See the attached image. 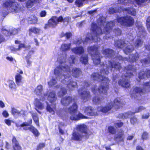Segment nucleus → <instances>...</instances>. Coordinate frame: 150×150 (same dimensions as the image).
Returning a JSON list of instances; mask_svg holds the SVG:
<instances>
[{
  "label": "nucleus",
  "instance_id": "nucleus-34",
  "mask_svg": "<svg viewBox=\"0 0 150 150\" xmlns=\"http://www.w3.org/2000/svg\"><path fill=\"white\" fill-rule=\"evenodd\" d=\"M1 31L3 34L6 36L11 35L10 30L8 28L3 27L1 29Z\"/></svg>",
  "mask_w": 150,
  "mask_h": 150
},
{
  "label": "nucleus",
  "instance_id": "nucleus-37",
  "mask_svg": "<svg viewBox=\"0 0 150 150\" xmlns=\"http://www.w3.org/2000/svg\"><path fill=\"white\" fill-rule=\"evenodd\" d=\"M39 0H29L26 4V6L27 8H29L35 4V2H39Z\"/></svg>",
  "mask_w": 150,
  "mask_h": 150
},
{
  "label": "nucleus",
  "instance_id": "nucleus-56",
  "mask_svg": "<svg viewBox=\"0 0 150 150\" xmlns=\"http://www.w3.org/2000/svg\"><path fill=\"white\" fill-rule=\"evenodd\" d=\"M137 120L136 117H134L131 118L130 120V122L132 124H134L137 122Z\"/></svg>",
  "mask_w": 150,
  "mask_h": 150
},
{
  "label": "nucleus",
  "instance_id": "nucleus-32",
  "mask_svg": "<svg viewBox=\"0 0 150 150\" xmlns=\"http://www.w3.org/2000/svg\"><path fill=\"white\" fill-rule=\"evenodd\" d=\"M40 31V29L36 27H33L29 29L28 31L29 34L30 35L32 33H33L35 34H37L39 33Z\"/></svg>",
  "mask_w": 150,
  "mask_h": 150
},
{
  "label": "nucleus",
  "instance_id": "nucleus-35",
  "mask_svg": "<svg viewBox=\"0 0 150 150\" xmlns=\"http://www.w3.org/2000/svg\"><path fill=\"white\" fill-rule=\"evenodd\" d=\"M42 86L41 85H38L35 89V94L38 95L41 94L42 91Z\"/></svg>",
  "mask_w": 150,
  "mask_h": 150
},
{
  "label": "nucleus",
  "instance_id": "nucleus-53",
  "mask_svg": "<svg viewBox=\"0 0 150 150\" xmlns=\"http://www.w3.org/2000/svg\"><path fill=\"white\" fill-rule=\"evenodd\" d=\"M11 111L12 114L13 115H17L19 116V111L16 109L14 108H12Z\"/></svg>",
  "mask_w": 150,
  "mask_h": 150
},
{
  "label": "nucleus",
  "instance_id": "nucleus-7",
  "mask_svg": "<svg viewBox=\"0 0 150 150\" xmlns=\"http://www.w3.org/2000/svg\"><path fill=\"white\" fill-rule=\"evenodd\" d=\"M77 107L76 103H74L69 108V113L71 115L70 118L72 120H77L80 118H85V116L82 114L77 113Z\"/></svg>",
  "mask_w": 150,
  "mask_h": 150
},
{
  "label": "nucleus",
  "instance_id": "nucleus-54",
  "mask_svg": "<svg viewBox=\"0 0 150 150\" xmlns=\"http://www.w3.org/2000/svg\"><path fill=\"white\" fill-rule=\"evenodd\" d=\"M108 129L109 132L112 134H114L116 132L115 128L112 126L109 127Z\"/></svg>",
  "mask_w": 150,
  "mask_h": 150
},
{
  "label": "nucleus",
  "instance_id": "nucleus-51",
  "mask_svg": "<svg viewBox=\"0 0 150 150\" xmlns=\"http://www.w3.org/2000/svg\"><path fill=\"white\" fill-rule=\"evenodd\" d=\"M75 58L74 55L71 56L69 58V62L70 64H74L75 62Z\"/></svg>",
  "mask_w": 150,
  "mask_h": 150
},
{
  "label": "nucleus",
  "instance_id": "nucleus-2",
  "mask_svg": "<svg viewBox=\"0 0 150 150\" xmlns=\"http://www.w3.org/2000/svg\"><path fill=\"white\" fill-rule=\"evenodd\" d=\"M120 64L118 63L111 61L109 62L108 65L107 64L104 65V69L101 70L100 71L101 75L97 73L93 74L91 76V79L93 80L99 81H102L103 82L100 86L98 88V90L96 89V86H94L92 87V91L95 93L97 91H98L100 93H106L109 89L108 84L109 81L107 78L103 76L102 74H107L108 73V69H110L111 71L113 69H120Z\"/></svg>",
  "mask_w": 150,
  "mask_h": 150
},
{
  "label": "nucleus",
  "instance_id": "nucleus-19",
  "mask_svg": "<svg viewBox=\"0 0 150 150\" xmlns=\"http://www.w3.org/2000/svg\"><path fill=\"white\" fill-rule=\"evenodd\" d=\"M134 1L137 3L135 0H118V3L125 6H129L132 4Z\"/></svg>",
  "mask_w": 150,
  "mask_h": 150
},
{
  "label": "nucleus",
  "instance_id": "nucleus-1",
  "mask_svg": "<svg viewBox=\"0 0 150 150\" xmlns=\"http://www.w3.org/2000/svg\"><path fill=\"white\" fill-rule=\"evenodd\" d=\"M105 18L103 17H100L97 20V23L100 27H97L95 23H92L91 28L92 33L87 34L85 42H87L89 40H92L95 42L100 40V36L103 33L106 34L109 33L114 27V23L113 22H105Z\"/></svg>",
  "mask_w": 150,
  "mask_h": 150
},
{
  "label": "nucleus",
  "instance_id": "nucleus-44",
  "mask_svg": "<svg viewBox=\"0 0 150 150\" xmlns=\"http://www.w3.org/2000/svg\"><path fill=\"white\" fill-rule=\"evenodd\" d=\"M56 113L58 116L62 117L65 115V112L63 109H60L57 111Z\"/></svg>",
  "mask_w": 150,
  "mask_h": 150
},
{
  "label": "nucleus",
  "instance_id": "nucleus-60",
  "mask_svg": "<svg viewBox=\"0 0 150 150\" xmlns=\"http://www.w3.org/2000/svg\"><path fill=\"white\" fill-rule=\"evenodd\" d=\"M45 146V144L44 143H42L38 145L37 150H39L40 149H41L42 148L44 147Z\"/></svg>",
  "mask_w": 150,
  "mask_h": 150
},
{
  "label": "nucleus",
  "instance_id": "nucleus-12",
  "mask_svg": "<svg viewBox=\"0 0 150 150\" xmlns=\"http://www.w3.org/2000/svg\"><path fill=\"white\" fill-rule=\"evenodd\" d=\"M63 21V18L62 16L53 17L49 20L48 23L50 27L54 28L57 25L59 22H62Z\"/></svg>",
  "mask_w": 150,
  "mask_h": 150
},
{
  "label": "nucleus",
  "instance_id": "nucleus-16",
  "mask_svg": "<svg viewBox=\"0 0 150 150\" xmlns=\"http://www.w3.org/2000/svg\"><path fill=\"white\" fill-rule=\"evenodd\" d=\"M91 107L89 106L85 108L84 112L86 114L88 115L93 116L97 115V113Z\"/></svg>",
  "mask_w": 150,
  "mask_h": 150
},
{
  "label": "nucleus",
  "instance_id": "nucleus-13",
  "mask_svg": "<svg viewBox=\"0 0 150 150\" xmlns=\"http://www.w3.org/2000/svg\"><path fill=\"white\" fill-rule=\"evenodd\" d=\"M144 90H142L140 88L135 87L130 91L131 94L137 99H139L138 96H140L141 94L144 93Z\"/></svg>",
  "mask_w": 150,
  "mask_h": 150
},
{
  "label": "nucleus",
  "instance_id": "nucleus-55",
  "mask_svg": "<svg viewBox=\"0 0 150 150\" xmlns=\"http://www.w3.org/2000/svg\"><path fill=\"white\" fill-rule=\"evenodd\" d=\"M9 86L10 88H15V84L14 82L12 80L9 81Z\"/></svg>",
  "mask_w": 150,
  "mask_h": 150
},
{
  "label": "nucleus",
  "instance_id": "nucleus-8",
  "mask_svg": "<svg viewBox=\"0 0 150 150\" xmlns=\"http://www.w3.org/2000/svg\"><path fill=\"white\" fill-rule=\"evenodd\" d=\"M122 103L120 98L115 99L114 101V105H112V103H109L107 104L105 107L100 106L98 107L97 110L98 111H101L103 112H106L110 110L112 107L114 106H116L115 107L117 108L122 106Z\"/></svg>",
  "mask_w": 150,
  "mask_h": 150
},
{
  "label": "nucleus",
  "instance_id": "nucleus-27",
  "mask_svg": "<svg viewBox=\"0 0 150 150\" xmlns=\"http://www.w3.org/2000/svg\"><path fill=\"white\" fill-rule=\"evenodd\" d=\"M134 113H133L131 111L128 112H127L124 114H120L119 115V117L122 118H127L128 117H130L131 116L133 115Z\"/></svg>",
  "mask_w": 150,
  "mask_h": 150
},
{
  "label": "nucleus",
  "instance_id": "nucleus-26",
  "mask_svg": "<svg viewBox=\"0 0 150 150\" xmlns=\"http://www.w3.org/2000/svg\"><path fill=\"white\" fill-rule=\"evenodd\" d=\"M47 107L46 110L49 112L50 113L52 114H54L55 112V111L56 110V108L55 105L50 106L48 104L47 102Z\"/></svg>",
  "mask_w": 150,
  "mask_h": 150
},
{
  "label": "nucleus",
  "instance_id": "nucleus-23",
  "mask_svg": "<svg viewBox=\"0 0 150 150\" xmlns=\"http://www.w3.org/2000/svg\"><path fill=\"white\" fill-rule=\"evenodd\" d=\"M72 99L70 96L66 97L62 100V104L65 106L68 105L72 101Z\"/></svg>",
  "mask_w": 150,
  "mask_h": 150
},
{
  "label": "nucleus",
  "instance_id": "nucleus-52",
  "mask_svg": "<svg viewBox=\"0 0 150 150\" xmlns=\"http://www.w3.org/2000/svg\"><path fill=\"white\" fill-rule=\"evenodd\" d=\"M141 62L143 65H144L145 66H146L147 64H148L150 63V57L149 58V59L148 60L146 59L141 60Z\"/></svg>",
  "mask_w": 150,
  "mask_h": 150
},
{
  "label": "nucleus",
  "instance_id": "nucleus-28",
  "mask_svg": "<svg viewBox=\"0 0 150 150\" xmlns=\"http://www.w3.org/2000/svg\"><path fill=\"white\" fill-rule=\"evenodd\" d=\"M138 58V53H136L135 54L130 55L129 59L127 60L130 62H133L137 60Z\"/></svg>",
  "mask_w": 150,
  "mask_h": 150
},
{
  "label": "nucleus",
  "instance_id": "nucleus-40",
  "mask_svg": "<svg viewBox=\"0 0 150 150\" xmlns=\"http://www.w3.org/2000/svg\"><path fill=\"white\" fill-rule=\"evenodd\" d=\"M122 10V8H120V9H117L116 8H111L109 10V13H113L117 12H120Z\"/></svg>",
  "mask_w": 150,
  "mask_h": 150
},
{
  "label": "nucleus",
  "instance_id": "nucleus-50",
  "mask_svg": "<svg viewBox=\"0 0 150 150\" xmlns=\"http://www.w3.org/2000/svg\"><path fill=\"white\" fill-rule=\"evenodd\" d=\"M86 0H76L75 2V4L78 7L82 6L83 2Z\"/></svg>",
  "mask_w": 150,
  "mask_h": 150
},
{
  "label": "nucleus",
  "instance_id": "nucleus-62",
  "mask_svg": "<svg viewBox=\"0 0 150 150\" xmlns=\"http://www.w3.org/2000/svg\"><path fill=\"white\" fill-rule=\"evenodd\" d=\"M69 19L70 18L69 17L65 18L64 19L63 18V21H63L64 23H65V24L67 25L68 24Z\"/></svg>",
  "mask_w": 150,
  "mask_h": 150
},
{
  "label": "nucleus",
  "instance_id": "nucleus-63",
  "mask_svg": "<svg viewBox=\"0 0 150 150\" xmlns=\"http://www.w3.org/2000/svg\"><path fill=\"white\" fill-rule=\"evenodd\" d=\"M25 112L23 110H21V111H19V116H23L25 115Z\"/></svg>",
  "mask_w": 150,
  "mask_h": 150
},
{
  "label": "nucleus",
  "instance_id": "nucleus-57",
  "mask_svg": "<svg viewBox=\"0 0 150 150\" xmlns=\"http://www.w3.org/2000/svg\"><path fill=\"white\" fill-rule=\"evenodd\" d=\"M18 30L16 29H14L12 30H10L11 35L17 34L18 33Z\"/></svg>",
  "mask_w": 150,
  "mask_h": 150
},
{
  "label": "nucleus",
  "instance_id": "nucleus-29",
  "mask_svg": "<svg viewBox=\"0 0 150 150\" xmlns=\"http://www.w3.org/2000/svg\"><path fill=\"white\" fill-rule=\"evenodd\" d=\"M72 75L74 77L79 76L81 73L80 69L76 68H74L72 70Z\"/></svg>",
  "mask_w": 150,
  "mask_h": 150
},
{
  "label": "nucleus",
  "instance_id": "nucleus-18",
  "mask_svg": "<svg viewBox=\"0 0 150 150\" xmlns=\"http://www.w3.org/2000/svg\"><path fill=\"white\" fill-rule=\"evenodd\" d=\"M86 126L84 125H78L77 127V129L78 132L86 135Z\"/></svg>",
  "mask_w": 150,
  "mask_h": 150
},
{
  "label": "nucleus",
  "instance_id": "nucleus-14",
  "mask_svg": "<svg viewBox=\"0 0 150 150\" xmlns=\"http://www.w3.org/2000/svg\"><path fill=\"white\" fill-rule=\"evenodd\" d=\"M12 141V142L13 148L14 150H21V147L15 136H13Z\"/></svg>",
  "mask_w": 150,
  "mask_h": 150
},
{
  "label": "nucleus",
  "instance_id": "nucleus-20",
  "mask_svg": "<svg viewBox=\"0 0 150 150\" xmlns=\"http://www.w3.org/2000/svg\"><path fill=\"white\" fill-rule=\"evenodd\" d=\"M150 76V70H146L145 71H141L139 74L138 77L140 79L145 78L146 77Z\"/></svg>",
  "mask_w": 150,
  "mask_h": 150
},
{
  "label": "nucleus",
  "instance_id": "nucleus-45",
  "mask_svg": "<svg viewBox=\"0 0 150 150\" xmlns=\"http://www.w3.org/2000/svg\"><path fill=\"white\" fill-rule=\"evenodd\" d=\"M22 77V76L18 74H16L15 76L16 82L17 84H18L21 82Z\"/></svg>",
  "mask_w": 150,
  "mask_h": 150
},
{
  "label": "nucleus",
  "instance_id": "nucleus-31",
  "mask_svg": "<svg viewBox=\"0 0 150 150\" xmlns=\"http://www.w3.org/2000/svg\"><path fill=\"white\" fill-rule=\"evenodd\" d=\"M71 44L69 43L68 44L64 43L62 44L61 47V50L63 51H67L70 48Z\"/></svg>",
  "mask_w": 150,
  "mask_h": 150
},
{
  "label": "nucleus",
  "instance_id": "nucleus-33",
  "mask_svg": "<svg viewBox=\"0 0 150 150\" xmlns=\"http://www.w3.org/2000/svg\"><path fill=\"white\" fill-rule=\"evenodd\" d=\"M80 61L81 63L86 64L88 63V57L86 54L83 55L80 59Z\"/></svg>",
  "mask_w": 150,
  "mask_h": 150
},
{
  "label": "nucleus",
  "instance_id": "nucleus-41",
  "mask_svg": "<svg viewBox=\"0 0 150 150\" xmlns=\"http://www.w3.org/2000/svg\"><path fill=\"white\" fill-rule=\"evenodd\" d=\"M28 22L31 24L36 23L37 22V18L35 16H33L32 18L29 19Z\"/></svg>",
  "mask_w": 150,
  "mask_h": 150
},
{
  "label": "nucleus",
  "instance_id": "nucleus-46",
  "mask_svg": "<svg viewBox=\"0 0 150 150\" xmlns=\"http://www.w3.org/2000/svg\"><path fill=\"white\" fill-rule=\"evenodd\" d=\"M66 58V55L64 56H60L58 59V61L60 63L62 64L65 62V59Z\"/></svg>",
  "mask_w": 150,
  "mask_h": 150
},
{
  "label": "nucleus",
  "instance_id": "nucleus-59",
  "mask_svg": "<svg viewBox=\"0 0 150 150\" xmlns=\"http://www.w3.org/2000/svg\"><path fill=\"white\" fill-rule=\"evenodd\" d=\"M114 32L115 33V34L117 35H120L121 34V32L119 28L115 29Z\"/></svg>",
  "mask_w": 150,
  "mask_h": 150
},
{
  "label": "nucleus",
  "instance_id": "nucleus-9",
  "mask_svg": "<svg viewBox=\"0 0 150 150\" xmlns=\"http://www.w3.org/2000/svg\"><path fill=\"white\" fill-rule=\"evenodd\" d=\"M98 47L97 46L90 47L88 48V51L91 54L93 63L98 65L100 63L99 54L98 52Z\"/></svg>",
  "mask_w": 150,
  "mask_h": 150
},
{
  "label": "nucleus",
  "instance_id": "nucleus-15",
  "mask_svg": "<svg viewBox=\"0 0 150 150\" xmlns=\"http://www.w3.org/2000/svg\"><path fill=\"white\" fill-rule=\"evenodd\" d=\"M84 136H85V138H87L86 135L83 134L78 132H75L73 134L72 139L75 140L79 141L81 140Z\"/></svg>",
  "mask_w": 150,
  "mask_h": 150
},
{
  "label": "nucleus",
  "instance_id": "nucleus-21",
  "mask_svg": "<svg viewBox=\"0 0 150 150\" xmlns=\"http://www.w3.org/2000/svg\"><path fill=\"white\" fill-rule=\"evenodd\" d=\"M72 51L77 54H81L84 52V49L82 47H77L71 49Z\"/></svg>",
  "mask_w": 150,
  "mask_h": 150
},
{
  "label": "nucleus",
  "instance_id": "nucleus-58",
  "mask_svg": "<svg viewBox=\"0 0 150 150\" xmlns=\"http://www.w3.org/2000/svg\"><path fill=\"white\" fill-rule=\"evenodd\" d=\"M148 137V133L146 132H144L142 136V138L143 140L146 139Z\"/></svg>",
  "mask_w": 150,
  "mask_h": 150
},
{
  "label": "nucleus",
  "instance_id": "nucleus-64",
  "mask_svg": "<svg viewBox=\"0 0 150 150\" xmlns=\"http://www.w3.org/2000/svg\"><path fill=\"white\" fill-rule=\"evenodd\" d=\"M72 35V33L70 32L67 33H65V36L67 39L70 38Z\"/></svg>",
  "mask_w": 150,
  "mask_h": 150
},
{
  "label": "nucleus",
  "instance_id": "nucleus-5",
  "mask_svg": "<svg viewBox=\"0 0 150 150\" xmlns=\"http://www.w3.org/2000/svg\"><path fill=\"white\" fill-rule=\"evenodd\" d=\"M126 70V73L125 74L124 76H122V79L118 81V83L122 87L128 88L130 86V82L128 78L132 77L133 75L132 71L134 72L135 70L134 69L133 67L131 65L127 67Z\"/></svg>",
  "mask_w": 150,
  "mask_h": 150
},
{
  "label": "nucleus",
  "instance_id": "nucleus-30",
  "mask_svg": "<svg viewBox=\"0 0 150 150\" xmlns=\"http://www.w3.org/2000/svg\"><path fill=\"white\" fill-rule=\"evenodd\" d=\"M127 44L126 43L124 42V41L122 40H120L117 41L115 43V45L118 47L122 48L124 46H125Z\"/></svg>",
  "mask_w": 150,
  "mask_h": 150
},
{
  "label": "nucleus",
  "instance_id": "nucleus-3",
  "mask_svg": "<svg viewBox=\"0 0 150 150\" xmlns=\"http://www.w3.org/2000/svg\"><path fill=\"white\" fill-rule=\"evenodd\" d=\"M54 74L57 79H63L61 81L62 82L66 84L70 91L73 90L76 86L77 83L71 80L70 69L68 66L62 64L57 67L54 70Z\"/></svg>",
  "mask_w": 150,
  "mask_h": 150
},
{
  "label": "nucleus",
  "instance_id": "nucleus-61",
  "mask_svg": "<svg viewBox=\"0 0 150 150\" xmlns=\"http://www.w3.org/2000/svg\"><path fill=\"white\" fill-rule=\"evenodd\" d=\"M145 109V108H144V107L142 106H140L139 107H138V109H139V110L135 111V112H134V113H135L138 112L142 111V110H144Z\"/></svg>",
  "mask_w": 150,
  "mask_h": 150
},
{
  "label": "nucleus",
  "instance_id": "nucleus-24",
  "mask_svg": "<svg viewBox=\"0 0 150 150\" xmlns=\"http://www.w3.org/2000/svg\"><path fill=\"white\" fill-rule=\"evenodd\" d=\"M48 100L51 103H54L56 100L57 98L54 92L50 93L48 97Z\"/></svg>",
  "mask_w": 150,
  "mask_h": 150
},
{
  "label": "nucleus",
  "instance_id": "nucleus-36",
  "mask_svg": "<svg viewBox=\"0 0 150 150\" xmlns=\"http://www.w3.org/2000/svg\"><path fill=\"white\" fill-rule=\"evenodd\" d=\"M133 50V47L130 45H127L124 50L125 54H128L129 53L131 52Z\"/></svg>",
  "mask_w": 150,
  "mask_h": 150
},
{
  "label": "nucleus",
  "instance_id": "nucleus-10",
  "mask_svg": "<svg viewBox=\"0 0 150 150\" xmlns=\"http://www.w3.org/2000/svg\"><path fill=\"white\" fill-rule=\"evenodd\" d=\"M117 20L121 24L128 26H132L134 23V20L133 18L128 16L119 18Z\"/></svg>",
  "mask_w": 150,
  "mask_h": 150
},
{
  "label": "nucleus",
  "instance_id": "nucleus-39",
  "mask_svg": "<svg viewBox=\"0 0 150 150\" xmlns=\"http://www.w3.org/2000/svg\"><path fill=\"white\" fill-rule=\"evenodd\" d=\"M103 99L102 98H100L98 97H95L93 99V103L96 104H100L102 103Z\"/></svg>",
  "mask_w": 150,
  "mask_h": 150
},
{
  "label": "nucleus",
  "instance_id": "nucleus-43",
  "mask_svg": "<svg viewBox=\"0 0 150 150\" xmlns=\"http://www.w3.org/2000/svg\"><path fill=\"white\" fill-rule=\"evenodd\" d=\"M32 117L36 125H39V120L38 117L37 116V114L34 113L32 114Z\"/></svg>",
  "mask_w": 150,
  "mask_h": 150
},
{
  "label": "nucleus",
  "instance_id": "nucleus-6",
  "mask_svg": "<svg viewBox=\"0 0 150 150\" xmlns=\"http://www.w3.org/2000/svg\"><path fill=\"white\" fill-rule=\"evenodd\" d=\"M89 85L87 82L83 83V87L79 89L78 91V93L81 99L84 102H86L90 99L91 96L90 92L86 89Z\"/></svg>",
  "mask_w": 150,
  "mask_h": 150
},
{
  "label": "nucleus",
  "instance_id": "nucleus-42",
  "mask_svg": "<svg viewBox=\"0 0 150 150\" xmlns=\"http://www.w3.org/2000/svg\"><path fill=\"white\" fill-rule=\"evenodd\" d=\"M142 41L139 39L136 40L134 43V45L135 47H141L142 44Z\"/></svg>",
  "mask_w": 150,
  "mask_h": 150
},
{
  "label": "nucleus",
  "instance_id": "nucleus-17",
  "mask_svg": "<svg viewBox=\"0 0 150 150\" xmlns=\"http://www.w3.org/2000/svg\"><path fill=\"white\" fill-rule=\"evenodd\" d=\"M35 109L38 113L41 114V112L39 111L38 110H41L43 109L44 108V105L42 103L40 102L39 99L36 98L35 99Z\"/></svg>",
  "mask_w": 150,
  "mask_h": 150
},
{
  "label": "nucleus",
  "instance_id": "nucleus-25",
  "mask_svg": "<svg viewBox=\"0 0 150 150\" xmlns=\"http://www.w3.org/2000/svg\"><path fill=\"white\" fill-rule=\"evenodd\" d=\"M122 10L125 11L132 15L135 16L136 14V12L135 10L133 8H122Z\"/></svg>",
  "mask_w": 150,
  "mask_h": 150
},
{
  "label": "nucleus",
  "instance_id": "nucleus-38",
  "mask_svg": "<svg viewBox=\"0 0 150 150\" xmlns=\"http://www.w3.org/2000/svg\"><path fill=\"white\" fill-rule=\"evenodd\" d=\"M67 91L66 89L63 87L60 88V90L58 93V95L59 96L61 97L67 93Z\"/></svg>",
  "mask_w": 150,
  "mask_h": 150
},
{
  "label": "nucleus",
  "instance_id": "nucleus-47",
  "mask_svg": "<svg viewBox=\"0 0 150 150\" xmlns=\"http://www.w3.org/2000/svg\"><path fill=\"white\" fill-rule=\"evenodd\" d=\"M124 137L123 132L121 131L120 132H119L116 138L119 139L120 141H122L124 139Z\"/></svg>",
  "mask_w": 150,
  "mask_h": 150
},
{
  "label": "nucleus",
  "instance_id": "nucleus-49",
  "mask_svg": "<svg viewBox=\"0 0 150 150\" xmlns=\"http://www.w3.org/2000/svg\"><path fill=\"white\" fill-rule=\"evenodd\" d=\"M143 87L144 89L148 91L150 88V81L145 83L143 85Z\"/></svg>",
  "mask_w": 150,
  "mask_h": 150
},
{
  "label": "nucleus",
  "instance_id": "nucleus-22",
  "mask_svg": "<svg viewBox=\"0 0 150 150\" xmlns=\"http://www.w3.org/2000/svg\"><path fill=\"white\" fill-rule=\"evenodd\" d=\"M102 53L106 57L109 58L112 57L114 54L113 51L108 49H104L102 51Z\"/></svg>",
  "mask_w": 150,
  "mask_h": 150
},
{
  "label": "nucleus",
  "instance_id": "nucleus-48",
  "mask_svg": "<svg viewBox=\"0 0 150 150\" xmlns=\"http://www.w3.org/2000/svg\"><path fill=\"white\" fill-rule=\"evenodd\" d=\"M57 83V81L54 78H53L52 79L50 80L48 82V83L49 85L50 86L54 85Z\"/></svg>",
  "mask_w": 150,
  "mask_h": 150
},
{
  "label": "nucleus",
  "instance_id": "nucleus-4",
  "mask_svg": "<svg viewBox=\"0 0 150 150\" xmlns=\"http://www.w3.org/2000/svg\"><path fill=\"white\" fill-rule=\"evenodd\" d=\"M3 7L10 12H18L22 9L20 5L15 0H6L3 4Z\"/></svg>",
  "mask_w": 150,
  "mask_h": 150
},
{
  "label": "nucleus",
  "instance_id": "nucleus-11",
  "mask_svg": "<svg viewBox=\"0 0 150 150\" xmlns=\"http://www.w3.org/2000/svg\"><path fill=\"white\" fill-rule=\"evenodd\" d=\"M32 122V120H30L29 123H23L21 125V126L23 127V129L25 130L29 129L35 136L38 137L40 134V133L38 130L32 126H29V124L31 123Z\"/></svg>",
  "mask_w": 150,
  "mask_h": 150
}]
</instances>
